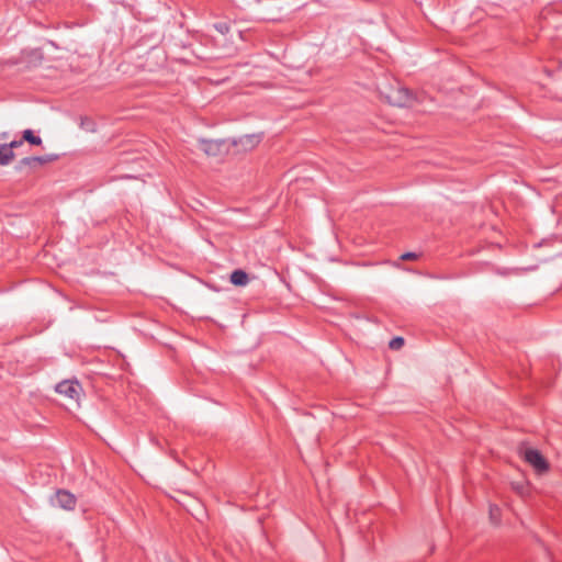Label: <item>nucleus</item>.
Masks as SVG:
<instances>
[{
  "mask_svg": "<svg viewBox=\"0 0 562 562\" xmlns=\"http://www.w3.org/2000/svg\"><path fill=\"white\" fill-rule=\"evenodd\" d=\"M520 453L525 461L532 465L536 471L544 472L548 470L549 464L538 450L525 448L520 450Z\"/></svg>",
  "mask_w": 562,
  "mask_h": 562,
  "instance_id": "f257e3e1",
  "label": "nucleus"
},
{
  "mask_svg": "<svg viewBox=\"0 0 562 562\" xmlns=\"http://www.w3.org/2000/svg\"><path fill=\"white\" fill-rule=\"evenodd\" d=\"M81 386L76 381H63L57 384L56 392L74 401H78L81 394Z\"/></svg>",
  "mask_w": 562,
  "mask_h": 562,
  "instance_id": "f03ea898",
  "label": "nucleus"
},
{
  "mask_svg": "<svg viewBox=\"0 0 562 562\" xmlns=\"http://www.w3.org/2000/svg\"><path fill=\"white\" fill-rule=\"evenodd\" d=\"M387 98L392 104L397 106H408L413 101V95L406 88H397Z\"/></svg>",
  "mask_w": 562,
  "mask_h": 562,
  "instance_id": "7ed1b4c3",
  "label": "nucleus"
},
{
  "mask_svg": "<svg viewBox=\"0 0 562 562\" xmlns=\"http://www.w3.org/2000/svg\"><path fill=\"white\" fill-rule=\"evenodd\" d=\"M56 499L58 505L65 509L70 510L74 509L76 506V497L67 491H58L56 493Z\"/></svg>",
  "mask_w": 562,
  "mask_h": 562,
  "instance_id": "20e7f679",
  "label": "nucleus"
},
{
  "mask_svg": "<svg viewBox=\"0 0 562 562\" xmlns=\"http://www.w3.org/2000/svg\"><path fill=\"white\" fill-rule=\"evenodd\" d=\"M249 279L245 271L243 270H235L231 274V282L234 285L244 286L248 283Z\"/></svg>",
  "mask_w": 562,
  "mask_h": 562,
  "instance_id": "39448f33",
  "label": "nucleus"
},
{
  "mask_svg": "<svg viewBox=\"0 0 562 562\" xmlns=\"http://www.w3.org/2000/svg\"><path fill=\"white\" fill-rule=\"evenodd\" d=\"M15 158L14 153L5 145L0 146V165H9Z\"/></svg>",
  "mask_w": 562,
  "mask_h": 562,
  "instance_id": "423d86ee",
  "label": "nucleus"
},
{
  "mask_svg": "<svg viewBox=\"0 0 562 562\" xmlns=\"http://www.w3.org/2000/svg\"><path fill=\"white\" fill-rule=\"evenodd\" d=\"M23 140H26L30 144L36 146H40L42 144V139L38 136H35L31 130H25L23 132Z\"/></svg>",
  "mask_w": 562,
  "mask_h": 562,
  "instance_id": "0eeeda50",
  "label": "nucleus"
},
{
  "mask_svg": "<svg viewBox=\"0 0 562 562\" xmlns=\"http://www.w3.org/2000/svg\"><path fill=\"white\" fill-rule=\"evenodd\" d=\"M259 142H260V138L256 135H247V136L240 138V140H239V143L243 146H250V147H255Z\"/></svg>",
  "mask_w": 562,
  "mask_h": 562,
  "instance_id": "6e6552de",
  "label": "nucleus"
},
{
  "mask_svg": "<svg viewBox=\"0 0 562 562\" xmlns=\"http://www.w3.org/2000/svg\"><path fill=\"white\" fill-rule=\"evenodd\" d=\"M404 346V339L402 337H395L393 338L390 344H389V347L392 349V350H398L401 349L402 347Z\"/></svg>",
  "mask_w": 562,
  "mask_h": 562,
  "instance_id": "1a4fd4ad",
  "label": "nucleus"
},
{
  "mask_svg": "<svg viewBox=\"0 0 562 562\" xmlns=\"http://www.w3.org/2000/svg\"><path fill=\"white\" fill-rule=\"evenodd\" d=\"M490 517L493 522L497 524L499 521V517H501V509L497 506H491Z\"/></svg>",
  "mask_w": 562,
  "mask_h": 562,
  "instance_id": "9d476101",
  "label": "nucleus"
},
{
  "mask_svg": "<svg viewBox=\"0 0 562 562\" xmlns=\"http://www.w3.org/2000/svg\"><path fill=\"white\" fill-rule=\"evenodd\" d=\"M48 159L47 158H44V157H32V158H25L23 159V164L25 165H31L33 162H36V164H45L47 162Z\"/></svg>",
  "mask_w": 562,
  "mask_h": 562,
  "instance_id": "9b49d317",
  "label": "nucleus"
},
{
  "mask_svg": "<svg viewBox=\"0 0 562 562\" xmlns=\"http://www.w3.org/2000/svg\"><path fill=\"white\" fill-rule=\"evenodd\" d=\"M418 258V255L415 252H405L401 256L402 260H416Z\"/></svg>",
  "mask_w": 562,
  "mask_h": 562,
  "instance_id": "f8f14e48",
  "label": "nucleus"
},
{
  "mask_svg": "<svg viewBox=\"0 0 562 562\" xmlns=\"http://www.w3.org/2000/svg\"><path fill=\"white\" fill-rule=\"evenodd\" d=\"M22 143H23V139H21V140H13L10 144H4V145H5V147H9L13 151V149L19 147V146H21Z\"/></svg>",
  "mask_w": 562,
  "mask_h": 562,
  "instance_id": "ddd939ff",
  "label": "nucleus"
}]
</instances>
